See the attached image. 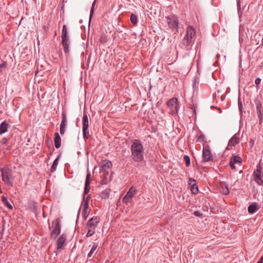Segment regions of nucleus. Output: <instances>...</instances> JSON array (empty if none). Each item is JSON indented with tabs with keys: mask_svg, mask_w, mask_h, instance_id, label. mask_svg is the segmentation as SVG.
<instances>
[{
	"mask_svg": "<svg viewBox=\"0 0 263 263\" xmlns=\"http://www.w3.org/2000/svg\"><path fill=\"white\" fill-rule=\"evenodd\" d=\"M130 149L131 158L134 162H142L144 161L145 148L142 142L140 140H133Z\"/></svg>",
	"mask_w": 263,
	"mask_h": 263,
	"instance_id": "obj_1",
	"label": "nucleus"
},
{
	"mask_svg": "<svg viewBox=\"0 0 263 263\" xmlns=\"http://www.w3.org/2000/svg\"><path fill=\"white\" fill-rule=\"evenodd\" d=\"M168 28L173 31L178 32L179 29V20L177 16L170 15L165 17Z\"/></svg>",
	"mask_w": 263,
	"mask_h": 263,
	"instance_id": "obj_2",
	"label": "nucleus"
},
{
	"mask_svg": "<svg viewBox=\"0 0 263 263\" xmlns=\"http://www.w3.org/2000/svg\"><path fill=\"white\" fill-rule=\"evenodd\" d=\"M61 37L62 44L63 46L64 51L65 53H68L69 52V41L68 36V31L65 25L63 26Z\"/></svg>",
	"mask_w": 263,
	"mask_h": 263,
	"instance_id": "obj_3",
	"label": "nucleus"
},
{
	"mask_svg": "<svg viewBox=\"0 0 263 263\" xmlns=\"http://www.w3.org/2000/svg\"><path fill=\"white\" fill-rule=\"evenodd\" d=\"M61 221L59 218H57L52 222V228L50 236L55 239L61 232Z\"/></svg>",
	"mask_w": 263,
	"mask_h": 263,
	"instance_id": "obj_4",
	"label": "nucleus"
},
{
	"mask_svg": "<svg viewBox=\"0 0 263 263\" xmlns=\"http://www.w3.org/2000/svg\"><path fill=\"white\" fill-rule=\"evenodd\" d=\"M2 174V179L5 183L9 185H12V183L10 181L12 176V173L11 169L8 167H5L1 170Z\"/></svg>",
	"mask_w": 263,
	"mask_h": 263,
	"instance_id": "obj_5",
	"label": "nucleus"
},
{
	"mask_svg": "<svg viewBox=\"0 0 263 263\" xmlns=\"http://www.w3.org/2000/svg\"><path fill=\"white\" fill-rule=\"evenodd\" d=\"M253 178L255 182L259 185H263V175L262 168L259 165L257 166L256 170L253 173Z\"/></svg>",
	"mask_w": 263,
	"mask_h": 263,
	"instance_id": "obj_6",
	"label": "nucleus"
},
{
	"mask_svg": "<svg viewBox=\"0 0 263 263\" xmlns=\"http://www.w3.org/2000/svg\"><path fill=\"white\" fill-rule=\"evenodd\" d=\"M82 129H83V135L85 140L89 138V133L88 131L89 127V120L88 117L86 114H84L82 120Z\"/></svg>",
	"mask_w": 263,
	"mask_h": 263,
	"instance_id": "obj_7",
	"label": "nucleus"
},
{
	"mask_svg": "<svg viewBox=\"0 0 263 263\" xmlns=\"http://www.w3.org/2000/svg\"><path fill=\"white\" fill-rule=\"evenodd\" d=\"M177 98H172L167 102V105L171 109L172 114H176L178 112V104Z\"/></svg>",
	"mask_w": 263,
	"mask_h": 263,
	"instance_id": "obj_8",
	"label": "nucleus"
},
{
	"mask_svg": "<svg viewBox=\"0 0 263 263\" xmlns=\"http://www.w3.org/2000/svg\"><path fill=\"white\" fill-rule=\"evenodd\" d=\"M242 162V159L238 155H233L230 158L229 165L233 170L236 168L235 164L239 165Z\"/></svg>",
	"mask_w": 263,
	"mask_h": 263,
	"instance_id": "obj_9",
	"label": "nucleus"
},
{
	"mask_svg": "<svg viewBox=\"0 0 263 263\" xmlns=\"http://www.w3.org/2000/svg\"><path fill=\"white\" fill-rule=\"evenodd\" d=\"M112 166L111 162L105 160L102 163L100 166V173H104V175L108 174L109 170Z\"/></svg>",
	"mask_w": 263,
	"mask_h": 263,
	"instance_id": "obj_10",
	"label": "nucleus"
},
{
	"mask_svg": "<svg viewBox=\"0 0 263 263\" xmlns=\"http://www.w3.org/2000/svg\"><path fill=\"white\" fill-rule=\"evenodd\" d=\"M188 184L190 186L191 191L193 194H197L198 193V187L196 180L193 178H189Z\"/></svg>",
	"mask_w": 263,
	"mask_h": 263,
	"instance_id": "obj_11",
	"label": "nucleus"
},
{
	"mask_svg": "<svg viewBox=\"0 0 263 263\" xmlns=\"http://www.w3.org/2000/svg\"><path fill=\"white\" fill-rule=\"evenodd\" d=\"M66 240V236L65 234H62L57 240V250H60L63 248L64 245Z\"/></svg>",
	"mask_w": 263,
	"mask_h": 263,
	"instance_id": "obj_12",
	"label": "nucleus"
},
{
	"mask_svg": "<svg viewBox=\"0 0 263 263\" xmlns=\"http://www.w3.org/2000/svg\"><path fill=\"white\" fill-rule=\"evenodd\" d=\"M62 119L60 124V132L61 135H63L65 132V128L66 126V116L65 112L62 113Z\"/></svg>",
	"mask_w": 263,
	"mask_h": 263,
	"instance_id": "obj_13",
	"label": "nucleus"
},
{
	"mask_svg": "<svg viewBox=\"0 0 263 263\" xmlns=\"http://www.w3.org/2000/svg\"><path fill=\"white\" fill-rule=\"evenodd\" d=\"M212 157L211 153L209 148H203L202 151V161L203 162L209 161Z\"/></svg>",
	"mask_w": 263,
	"mask_h": 263,
	"instance_id": "obj_14",
	"label": "nucleus"
},
{
	"mask_svg": "<svg viewBox=\"0 0 263 263\" xmlns=\"http://www.w3.org/2000/svg\"><path fill=\"white\" fill-rule=\"evenodd\" d=\"M100 218L99 217L93 216L87 221V225H90L97 227L100 222Z\"/></svg>",
	"mask_w": 263,
	"mask_h": 263,
	"instance_id": "obj_15",
	"label": "nucleus"
},
{
	"mask_svg": "<svg viewBox=\"0 0 263 263\" xmlns=\"http://www.w3.org/2000/svg\"><path fill=\"white\" fill-rule=\"evenodd\" d=\"M196 32L195 29L191 26H188L186 29V36L191 38L192 40L195 35Z\"/></svg>",
	"mask_w": 263,
	"mask_h": 263,
	"instance_id": "obj_16",
	"label": "nucleus"
},
{
	"mask_svg": "<svg viewBox=\"0 0 263 263\" xmlns=\"http://www.w3.org/2000/svg\"><path fill=\"white\" fill-rule=\"evenodd\" d=\"M239 142V138L236 134H235L229 140V146H235Z\"/></svg>",
	"mask_w": 263,
	"mask_h": 263,
	"instance_id": "obj_17",
	"label": "nucleus"
},
{
	"mask_svg": "<svg viewBox=\"0 0 263 263\" xmlns=\"http://www.w3.org/2000/svg\"><path fill=\"white\" fill-rule=\"evenodd\" d=\"M257 206L258 203L256 202H254L250 204L248 209L249 213L250 214H254L258 210Z\"/></svg>",
	"mask_w": 263,
	"mask_h": 263,
	"instance_id": "obj_18",
	"label": "nucleus"
},
{
	"mask_svg": "<svg viewBox=\"0 0 263 263\" xmlns=\"http://www.w3.org/2000/svg\"><path fill=\"white\" fill-rule=\"evenodd\" d=\"M8 124L6 121L3 122L0 125V135L6 133L8 130Z\"/></svg>",
	"mask_w": 263,
	"mask_h": 263,
	"instance_id": "obj_19",
	"label": "nucleus"
},
{
	"mask_svg": "<svg viewBox=\"0 0 263 263\" xmlns=\"http://www.w3.org/2000/svg\"><path fill=\"white\" fill-rule=\"evenodd\" d=\"M54 144L55 146L57 148H59L61 146V139L58 133L54 134Z\"/></svg>",
	"mask_w": 263,
	"mask_h": 263,
	"instance_id": "obj_20",
	"label": "nucleus"
},
{
	"mask_svg": "<svg viewBox=\"0 0 263 263\" xmlns=\"http://www.w3.org/2000/svg\"><path fill=\"white\" fill-rule=\"evenodd\" d=\"M136 189L135 187L132 186L127 192L126 195L127 196L129 197L130 198H132L136 193Z\"/></svg>",
	"mask_w": 263,
	"mask_h": 263,
	"instance_id": "obj_21",
	"label": "nucleus"
},
{
	"mask_svg": "<svg viewBox=\"0 0 263 263\" xmlns=\"http://www.w3.org/2000/svg\"><path fill=\"white\" fill-rule=\"evenodd\" d=\"M192 43V40L185 35L183 39L182 40V44L187 47L189 46Z\"/></svg>",
	"mask_w": 263,
	"mask_h": 263,
	"instance_id": "obj_22",
	"label": "nucleus"
},
{
	"mask_svg": "<svg viewBox=\"0 0 263 263\" xmlns=\"http://www.w3.org/2000/svg\"><path fill=\"white\" fill-rule=\"evenodd\" d=\"M98 245L96 242L93 243V246L91 249L90 251L88 253L87 255V257L90 258L92 256V254L94 253L96 249H97Z\"/></svg>",
	"mask_w": 263,
	"mask_h": 263,
	"instance_id": "obj_23",
	"label": "nucleus"
},
{
	"mask_svg": "<svg viewBox=\"0 0 263 263\" xmlns=\"http://www.w3.org/2000/svg\"><path fill=\"white\" fill-rule=\"evenodd\" d=\"M256 112L257 114V116L259 118V124L262 123L263 120V111L261 109H256Z\"/></svg>",
	"mask_w": 263,
	"mask_h": 263,
	"instance_id": "obj_24",
	"label": "nucleus"
},
{
	"mask_svg": "<svg viewBox=\"0 0 263 263\" xmlns=\"http://www.w3.org/2000/svg\"><path fill=\"white\" fill-rule=\"evenodd\" d=\"M2 201L8 208H9L10 209H12V206L10 203V202L8 201L7 197H6L5 196H2Z\"/></svg>",
	"mask_w": 263,
	"mask_h": 263,
	"instance_id": "obj_25",
	"label": "nucleus"
},
{
	"mask_svg": "<svg viewBox=\"0 0 263 263\" xmlns=\"http://www.w3.org/2000/svg\"><path fill=\"white\" fill-rule=\"evenodd\" d=\"M59 157L57 158L53 161V164L50 168V171L53 173L55 171L58 164Z\"/></svg>",
	"mask_w": 263,
	"mask_h": 263,
	"instance_id": "obj_26",
	"label": "nucleus"
},
{
	"mask_svg": "<svg viewBox=\"0 0 263 263\" xmlns=\"http://www.w3.org/2000/svg\"><path fill=\"white\" fill-rule=\"evenodd\" d=\"M82 216L84 219H86L89 214V209H82Z\"/></svg>",
	"mask_w": 263,
	"mask_h": 263,
	"instance_id": "obj_27",
	"label": "nucleus"
},
{
	"mask_svg": "<svg viewBox=\"0 0 263 263\" xmlns=\"http://www.w3.org/2000/svg\"><path fill=\"white\" fill-rule=\"evenodd\" d=\"M130 20L131 22L134 25H135L137 24V22H138L137 16L136 15L132 14L130 16Z\"/></svg>",
	"mask_w": 263,
	"mask_h": 263,
	"instance_id": "obj_28",
	"label": "nucleus"
},
{
	"mask_svg": "<svg viewBox=\"0 0 263 263\" xmlns=\"http://www.w3.org/2000/svg\"><path fill=\"white\" fill-rule=\"evenodd\" d=\"M96 0H95V1L92 3V6L91 8L90 16H89V22H90V21L92 18V15L93 14V13H94V9H95V6L96 4Z\"/></svg>",
	"mask_w": 263,
	"mask_h": 263,
	"instance_id": "obj_29",
	"label": "nucleus"
},
{
	"mask_svg": "<svg viewBox=\"0 0 263 263\" xmlns=\"http://www.w3.org/2000/svg\"><path fill=\"white\" fill-rule=\"evenodd\" d=\"M81 206L82 209H88L89 208V202L87 201L83 200L81 203Z\"/></svg>",
	"mask_w": 263,
	"mask_h": 263,
	"instance_id": "obj_30",
	"label": "nucleus"
},
{
	"mask_svg": "<svg viewBox=\"0 0 263 263\" xmlns=\"http://www.w3.org/2000/svg\"><path fill=\"white\" fill-rule=\"evenodd\" d=\"M184 161L185 162L186 166H189L190 164V158L187 155H184L183 157Z\"/></svg>",
	"mask_w": 263,
	"mask_h": 263,
	"instance_id": "obj_31",
	"label": "nucleus"
},
{
	"mask_svg": "<svg viewBox=\"0 0 263 263\" xmlns=\"http://www.w3.org/2000/svg\"><path fill=\"white\" fill-rule=\"evenodd\" d=\"M254 102H255V104L256 105V109H261L262 108L261 103L260 101L259 100L256 99L254 101Z\"/></svg>",
	"mask_w": 263,
	"mask_h": 263,
	"instance_id": "obj_32",
	"label": "nucleus"
},
{
	"mask_svg": "<svg viewBox=\"0 0 263 263\" xmlns=\"http://www.w3.org/2000/svg\"><path fill=\"white\" fill-rule=\"evenodd\" d=\"M100 42L102 43H106L108 41L107 37L105 34H102L100 37Z\"/></svg>",
	"mask_w": 263,
	"mask_h": 263,
	"instance_id": "obj_33",
	"label": "nucleus"
},
{
	"mask_svg": "<svg viewBox=\"0 0 263 263\" xmlns=\"http://www.w3.org/2000/svg\"><path fill=\"white\" fill-rule=\"evenodd\" d=\"M90 190V187L89 184H87L85 183V186H84V195L85 194H88V193L89 192Z\"/></svg>",
	"mask_w": 263,
	"mask_h": 263,
	"instance_id": "obj_34",
	"label": "nucleus"
},
{
	"mask_svg": "<svg viewBox=\"0 0 263 263\" xmlns=\"http://www.w3.org/2000/svg\"><path fill=\"white\" fill-rule=\"evenodd\" d=\"M95 233V230H88V232L87 233L86 236L87 237H90L92 236Z\"/></svg>",
	"mask_w": 263,
	"mask_h": 263,
	"instance_id": "obj_35",
	"label": "nucleus"
},
{
	"mask_svg": "<svg viewBox=\"0 0 263 263\" xmlns=\"http://www.w3.org/2000/svg\"><path fill=\"white\" fill-rule=\"evenodd\" d=\"M90 173H88L87 174V176H86V180H85V184H90Z\"/></svg>",
	"mask_w": 263,
	"mask_h": 263,
	"instance_id": "obj_36",
	"label": "nucleus"
},
{
	"mask_svg": "<svg viewBox=\"0 0 263 263\" xmlns=\"http://www.w3.org/2000/svg\"><path fill=\"white\" fill-rule=\"evenodd\" d=\"M194 215L195 216L199 217H203V214L201 213H200V212H199V211H195L194 212Z\"/></svg>",
	"mask_w": 263,
	"mask_h": 263,
	"instance_id": "obj_37",
	"label": "nucleus"
},
{
	"mask_svg": "<svg viewBox=\"0 0 263 263\" xmlns=\"http://www.w3.org/2000/svg\"><path fill=\"white\" fill-rule=\"evenodd\" d=\"M204 140V136L203 135H201L199 136L197 139V141L199 142H202Z\"/></svg>",
	"mask_w": 263,
	"mask_h": 263,
	"instance_id": "obj_38",
	"label": "nucleus"
},
{
	"mask_svg": "<svg viewBox=\"0 0 263 263\" xmlns=\"http://www.w3.org/2000/svg\"><path fill=\"white\" fill-rule=\"evenodd\" d=\"M129 199L130 198L129 197L127 196L126 195H125L123 198V202L127 203L129 201Z\"/></svg>",
	"mask_w": 263,
	"mask_h": 263,
	"instance_id": "obj_39",
	"label": "nucleus"
},
{
	"mask_svg": "<svg viewBox=\"0 0 263 263\" xmlns=\"http://www.w3.org/2000/svg\"><path fill=\"white\" fill-rule=\"evenodd\" d=\"M198 86V83L197 82L195 79H194L193 83V87L194 89H196Z\"/></svg>",
	"mask_w": 263,
	"mask_h": 263,
	"instance_id": "obj_40",
	"label": "nucleus"
},
{
	"mask_svg": "<svg viewBox=\"0 0 263 263\" xmlns=\"http://www.w3.org/2000/svg\"><path fill=\"white\" fill-rule=\"evenodd\" d=\"M90 198H91V196L90 195H87V196L86 197H85V195H84V198H83V200H84V201L87 200V201H88V202H89V200Z\"/></svg>",
	"mask_w": 263,
	"mask_h": 263,
	"instance_id": "obj_41",
	"label": "nucleus"
},
{
	"mask_svg": "<svg viewBox=\"0 0 263 263\" xmlns=\"http://www.w3.org/2000/svg\"><path fill=\"white\" fill-rule=\"evenodd\" d=\"M222 193L225 195H228L229 193L228 187H226L224 189H223Z\"/></svg>",
	"mask_w": 263,
	"mask_h": 263,
	"instance_id": "obj_42",
	"label": "nucleus"
},
{
	"mask_svg": "<svg viewBox=\"0 0 263 263\" xmlns=\"http://www.w3.org/2000/svg\"><path fill=\"white\" fill-rule=\"evenodd\" d=\"M261 79L259 78H257L255 80V83L256 85H258L260 84Z\"/></svg>",
	"mask_w": 263,
	"mask_h": 263,
	"instance_id": "obj_43",
	"label": "nucleus"
},
{
	"mask_svg": "<svg viewBox=\"0 0 263 263\" xmlns=\"http://www.w3.org/2000/svg\"><path fill=\"white\" fill-rule=\"evenodd\" d=\"M86 227L88 229V230H95L96 228V227H93V226H90V225H87V224H86Z\"/></svg>",
	"mask_w": 263,
	"mask_h": 263,
	"instance_id": "obj_44",
	"label": "nucleus"
},
{
	"mask_svg": "<svg viewBox=\"0 0 263 263\" xmlns=\"http://www.w3.org/2000/svg\"><path fill=\"white\" fill-rule=\"evenodd\" d=\"M263 262V256L261 257L259 260L257 262V263H262Z\"/></svg>",
	"mask_w": 263,
	"mask_h": 263,
	"instance_id": "obj_45",
	"label": "nucleus"
},
{
	"mask_svg": "<svg viewBox=\"0 0 263 263\" xmlns=\"http://www.w3.org/2000/svg\"><path fill=\"white\" fill-rule=\"evenodd\" d=\"M2 141H3V143H6V142L7 141V139H6V138H3V139H2Z\"/></svg>",
	"mask_w": 263,
	"mask_h": 263,
	"instance_id": "obj_46",
	"label": "nucleus"
},
{
	"mask_svg": "<svg viewBox=\"0 0 263 263\" xmlns=\"http://www.w3.org/2000/svg\"><path fill=\"white\" fill-rule=\"evenodd\" d=\"M106 193V196H108V193L107 191L105 192Z\"/></svg>",
	"mask_w": 263,
	"mask_h": 263,
	"instance_id": "obj_47",
	"label": "nucleus"
},
{
	"mask_svg": "<svg viewBox=\"0 0 263 263\" xmlns=\"http://www.w3.org/2000/svg\"><path fill=\"white\" fill-rule=\"evenodd\" d=\"M242 172V171L241 170V171H240L239 172V173H241Z\"/></svg>",
	"mask_w": 263,
	"mask_h": 263,
	"instance_id": "obj_48",
	"label": "nucleus"
},
{
	"mask_svg": "<svg viewBox=\"0 0 263 263\" xmlns=\"http://www.w3.org/2000/svg\"><path fill=\"white\" fill-rule=\"evenodd\" d=\"M194 112H196V110L195 109H194Z\"/></svg>",
	"mask_w": 263,
	"mask_h": 263,
	"instance_id": "obj_49",
	"label": "nucleus"
},
{
	"mask_svg": "<svg viewBox=\"0 0 263 263\" xmlns=\"http://www.w3.org/2000/svg\"><path fill=\"white\" fill-rule=\"evenodd\" d=\"M262 40L263 41V36H262Z\"/></svg>",
	"mask_w": 263,
	"mask_h": 263,
	"instance_id": "obj_50",
	"label": "nucleus"
}]
</instances>
